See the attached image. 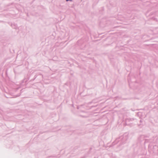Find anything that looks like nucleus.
<instances>
[{
    "label": "nucleus",
    "mask_w": 158,
    "mask_h": 158,
    "mask_svg": "<svg viewBox=\"0 0 158 158\" xmlns=\"http://www.w3.org/2000/svg\"><path fill=\"white\" fill-rule=\"evenodd\" d=\"M126 135H124L123 136H121L119 138L116 139L114 142V144L117 143L119 142L120 143V144L123 143L128 138Z\"/></svg>",
    "instance_id": "f257e3e1"
},
{
    "label": "nucleus",
    "mask_w": 158,
    "mask_h": 158,
    "mask_svg": "<svg viewBox=\"0 0 158 158\" xmlns=\"http://www.w3.org/2000/svg\"><path fill=\"white\" fill-rule=\"evenodd\" d=\"M134 120L133 118H127L126 120V124L127 125H131L132 123L131 122Z\"/></svg>",
    "instance_id": "f03ea898"
},
{
    "label": "nucleus",
    "mask_w": 158,
    "mask_h": 158,
    "mask_svg": "<svg viewBox=\"0 0 158 158\" xmlns=\"http://www.w3.org/2000/svg\"><path fill=\"white\" fill-rule=\"evenodd\" d=\"M11 26L14 29H16L17 28V25L15 23H12Z\"/></svg>",
    "instance_id": "7ed1b4c3"
},
{
    "label": "nucleus",
    "mask_w": 158,
    "mask_h": 158,
    "mask_svg": "<svg viewBox=\"0 0 158 158\" xmlns=\"http://www.w3.org/2000/svg\"><path fill=\"white\" fill-rule=\"evenodd\" d=\"M72 0H66V1H72Z\"/></svg>",
    "instance_id": "20e7f679"
},
{
    "label": "nucleus",
    "mask_w": 158,
    "mask_h": 158,
    "mask_svg": "<svg viewBox=\"0 0 158 158\" xmlns=\"http://www.w3.org/2000/svg\"><path fill=\"white\" fill-rule=\"evenodd\" d=\"M140 113H139V115H140Z\"/></svg>",
    "instance_id": "39448f33"
},
{
    "label": "nucleus",
    "mask_w": 158,
    "mask_h": 158,
    "mask_svg": "<svg viewBox=\"0 0 158 158\" xmlns=\"http://www.w3.org/2000/svg\"><path fill=\"white\" fill-rule=\"evenodd\" d=\"M48 158H51V157H48Z\"/></svg>",
    "instance_id": "423d86ee"
}]
</instances>
